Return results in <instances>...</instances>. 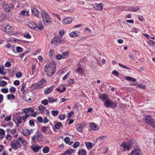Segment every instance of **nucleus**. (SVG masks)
Listing matches in <instances>:
<instances>
[{
  "instance_id": "53",
  "label": "nucleus",
  "mask_w": 155,
  "mask_h": 155,
  "mask_svg": "<svg viewBox=\"0 0 155 155\" xmlns=\"http://www.w3.org/2000/svg\"><path fill=\"white\" fill-rule=\"evenodd\" d=\"M0 16L2 17V18H0V22L2 21L6 17V16L4 14L2 13L0 14Z\"/></svg>"
},
{
  "instance_id": "44",
  "label": "nucleus",
  "mask_w": 155,
  "mask_h": 155,
  "mask_svg": "<svg viewBox=\"0 0 155 155\" xmlns=\"http://www.w3.org/2000/svg\"><path fill=\"white\" fill-rule=\"evenodd\" d=\"M22 87L21 89V91L23 94H24L25 92V90H24V88L25 87V84L24 83H23L22 84Z\"/></svg>"
},
{
  "instance_id": "43",
  "label": "nucleus",
  "mask_w": 155,
  "mask_h": 155,
  "mask_svg": "<svg viewBox=\"0 0 155 155\" xmlns=\"http://www.w3.org/2000/svg\"><path fill=\"white\" fill-rule=\"evenodd\" d=\"M74 10V8L72 7H71V8L68 9L66 10H63V12H71Z\"/></svg>"
},
{
  "instance_id": "12",
  "label": "nucleus",
  "mask_w": 155,
  "mask_h": 155,
  "mask_svg": "<svg viewBox=\"0 0 155 155\" xmlns=\"http://www.w3.org/2000/svg\"><path fill=\"white\" fill-rule=\"evenodd\" d=\"M21 120L22 117L18 116L15 119L13 120L15 123L16 124L17 127H18L19 124L22 122V121H21Z\"/></svg>"
},
{
  "instance_id": "8",
  "label": "nucleus",
  "mask_w": 155,
  "mask_h": 155,
  "mask_svg": "<svg viewBox=\"0 0 155 155\" xmlns=\"http://www.w3.org/2000/svg\"><path fill=\"white\" fill-rule=\"evenodd\" d=\"M61 37H54L51 39V44H54L55 42L60 43L61 42Z\"/></svg>"
},
{
  "instance_id": "28",
  "label": "nucleus",
  "mask_w": 155,
  "mask_h": 155,
  "mask_svg": "<svg viewBox=\"0 0 155 155\" xmlns=\"http://www.w3.org/2000/svg\"><path fill=\"white\" fill-rule=\"evenodd\" d=\"M3 8L5 12H10V8L8 5H5L3 6Z\"/></svg>"
},
{
  "instance_id": "25",
  "label": "nucleus",
  "mask_w": 155,
  "mask_h": 155,
  "mask_svg": "<svg viewBox=\"0 0 155 155\" xmlns=\"http://www.w3.org/2000/svg\"><path fill=\"white\" fill-rule=\"evenodd\" d=\"M5 70V68L3 65L0 66V74L3 75H5L6 74V72H4Z\"/></svg>"
},
{
  "instance_id": "58",
  "label": "nucleus",
  "mask_w": 155,
  "mask_h": 155,
  "mask_svg": "<svg viewBox=\"0 0 155 155\" xmlns=\"http://www.w3.org/2000/svg\"><path fill=\"white\" fill-rule=\"evenodd\" d=\"M16 76L17 78H20L22 77V74L21 72H19L17 73Z\"/></svg>"
},
{
  "instance_id": "39",
  "label": "nucleus",
  "mask_w": 155,
  "mask_h": 155,
  "mask_svg": "<svg viewBox=\"0 0 155 155\" xmlns=\"http://www.w3.org/2000/svg\"><path fill=\"white\" fill-rule=\"evenodd\" d=\"M58 114V110H52L51 111V114L54 116H57Z\"/></svg>"
},
{
  "instance_id": "38",
  "label": "nucleus",
  "mask_w": 155,
  "mask_h": 155,
  "mask_svg": "<svg viewBox=\"0 0 155 155\" xmlns=\"http://www.w3.org/2000/svg\"><path fill=\"white\" fill-rule=\"evenodd\" d=\"M49 151V148L48 147H45L43 149V152L44 153H47Z\"/></svg>"
},
{
  "instance_id": "1",
  "label": "nucleus",
  "mask_w": 155,
  "mask_h": 155,
  "mask_svg": "<svg viewBox=\"0 0 155 155\" xmlns=\"http://www.w3.org/2000/svg\"><path fill=\"white\" fill-rule=\"evenodd\" d=\"M143 119L145 123L147 124L153 128H155V120L151 116L145 115Z\"/></svg>"
},
{
  "instance_id": "61",
  "label": "nucleus",
  "mask_w": 155,
  "mask_h": 155,
  "mask_svg": "<svg viewBox=\"0 0 155 155\" xmlns=\"http://www.w3.org/2000/svg\"><path fill=\"white\" fill-rule=\"evenodd\" d=\"M64 141L66 143H68L70 141V140L68 137H67L65 138Z\"/></svg>"
},
{
  "instance_id": "37",
  "label": "nucleus",
  "mask_w": 155,
  "mask_h": 155,
  "mask_svg": "<svg viewBox=\"0 0 155 155\" xmlns=\"http://www.w3.org/2000/svg\"><path fill=\"white\" fill-rule=\"evenodd\" d=\"M7 84V83L6 81H2L0 82V86L1 87H4Z\"/></svg>"
},
{
  "instance_id": "18",
  "label": "nucleus",
  "mask_w": 155,
  "mask_h": 155,
  "mask_svg": "<svg viewBox=\"0 0 155 155\" xmlns=\"http://www.w3.org/2000/svg\"><path fill=\"white\" fill-rule=\"evenodd\" d=\"M46 65L47 66L49 67L53 68V69H55L56 64L54 61H52L49 64H48Z\"/></svg>"
},
{
  "instance_id": "32",
  "label": "nucleus",
  "mask_w": 155,
  "mask_h": 155,
  "mask_svg": "<svg viewBox=\"0 0 155 155\" xmlns=\"http://www.w3.org/2000/svg\"><path fill=\"white\" fill-rule=\"evenodd\" d=\"M62 126V123L61 122H58L54 126V127L56 129H60L61 127Z\"/></svg>"
},
{
  "instance_id": "41",
  "label": "nucleus",
  "mask_w": 155,
  "mask_h": 155,
  "mask_svg": "<svg viewBox=\"0 0 155 155\" xmlns=\"http://www.w3.org/2000/svg\"><path fill=\"white\" fill-rule=\"evenodd\" d=\"M112 74L116 75V76L117 77H118L120 75L119 72L115 70L113 71Z\"/></svg>"
},
{
  "instance_id": "56",
  "label": "nucleus",
  "mask_w": 155,
  "mask_h": 155,
  "mask_svg": "<svg viewBox=\"0 0 155 155\" xmlns=\"http://www.w3.org/2000/svg\"><path fill=\"white\" fill-rule=\"evenodd\" d=\"M80 145V143L79 142H76L73 145V147L74 148H77Z\"/></svg>"
},
{
  "instance_id": "62",
  "label": "nucleus",
  "mask_w": 155,
  "mask_h": 155,
  "mask_svg": "<svg viewBox=\"0 0 155 155\" xmlns=\"http://www.w3.org/2000/svg\"><path fill=\"white\" fill-rule=\"evenodd\" d=\"M148 44L150 46L154 45L155 46V42L152 40H150L148 43Z\"/></svg>"
},
{
  "instance_id": "16",
  "label": "nucleus",
  "mask_w": 155,
  "mask_h": 155,
  "mask_svg": "<svg viewBox=\"0 0 155 155\" xmlns=\"http://www.w3.org/2000/svg\"><path fill=\"white\" fill-rule=\"evenodd\" d=\"M31 12L32 14L35 16L38 17V11L35 8H33L31 9Z\"/></svg>"
},
{
  "instance_id": "47",
  "label": "nucleus",
  "mask_w": 155,
  "mask_h": 155,
  "mask_svg": "<svg viewBox=\"0 0 155 155\" xmlns=\"http://www.w3.org/2000/svg\"><path fill=\"white\" fill-rule=\"evenodd\" d=\"M28 130H25L22 132V134L24 136H27L28 135H29V133H28Z\"/></svg>"
},
{
  "instance_id": "40",
  "label": "nucleus",
  "mask_w": 155,
  "mask_h": 155,
  "mask_svg": "<svg viewBox=\"0 0 155 155\" xmlns=\"http://www.w3.org/2000/svg\"><path fill=\"white\" fill-rule=\"evenodd\" d=\"M21 15L23 16H28L29 15V13L28 12L25 11H22L21 12Z\"/></svg>"
},
{
  "instance_id": "17",
  "label": "nucleus",
  "mask_w": 155,
  "mask_h": 155,
  "mask_svg": "<svg viewBox=\"0 0 155 155\" xmlns=\"http://www.w3.org/2000/svg\"><path fill=\"white\" fill-rule=\"evenodd\" d=\"M99 97L102 101H105L107 100H108L107 98H108L107 95L105 94H103L101 95V96H99Z\"/></svg>"
},
{
  "instance_id": "11",
  "label": "nucleus",
  "mask_w": 155,
  "mask_h": 155,
  "mask_svg": "<svg viewBox=\"0 0 155 155\" xmlns=\"http://www.w3.org/2000/svg\"><path fill=\"white\" fill-rule=\"evenodd\" d=\"M37 138L38 141H41L43 140L44 137L43 135L38 131L36 132Z\"/></svg>"
},
{
  "instance_id": "20",
  "label": "nucleus",
  "mask_w": 155,
  "mask_h": 155,
  "mask_svg": "<svg viewBox=\"0 0 155 155\" xmlns=\"http://www.w3.org/2000/svg\"><path fill=\"white\" fill-rule=\"evenodd\" d=\"M42 146H39L38 145L32 147L31 148L32 150L35 152H37L38 151L39 149L42 147Z\"/></svg>"
},
{
  "instance_id": "59",
  "label": "nucleus",
  "mask_w": 155,
  "mask_h": 155,
  "mask_svg": "<svg viewBox=\"0 0 155 155\" xmlns=\"http://www.w3.org/2000/svg\"><path fill=\"white\" fill-rule=\"evenodd\" d=\"M70 73V71H69L68 72V74L65 75L62 78V80H63L66 79L68 77V75Z\"/></svg>"
},
{
  "instance_id": "63",
  "label": "nucleus",
  "mask_w": 155,
  "mask_h": 155,
  "mask_svg": "<svg viewBox=\"0 0 155 155\" xmlns=\"http://www.w3.org/2000/svg\"><path fill=\"white\" fill-rule=\"evenodd\" d=\"M9 91L10 92L12 93L16 91V89L14 87H11L10 88Z\"/></svg>"
},
{
  "instance_id": "23",
  "label": "nucleus",
  "mask_w": 155,
  "mask_h": 155,
  "mask_svg": "<svg viewBox=\"0 0 155 155\" xmlns=\"http://www.w3.org/2000/svg\"><path fill=\"white\" fill-rule=\"evenodd\" d=\"M77 33H79V32L77 31H72L71 33L70 34V35L71 37L73 38H75L78 36Z\"/></svg>"
},
{
  "instance_id": "54",
  "label": "nucleus",
  "mask_w": 155,
  "mask_h": 155,
  "mask_svg": "<svg viewBox=\"0 0 155 155\" xmlns=\"http://www.w3.org/2000/svg\"><path fill=\"white\" fill-rule=\"evenodd\" d=\"M46 108V107L42 105H40L38 107V109L40 111L43 110Z\"/></svg>"
},
{
  "instance_id": "22",
  "label": "nucleus",
  "mask_w": 155,
  "mask_h": 155,
  "mask_svg": "<svg viewBox=\"0 0 155 155\" xmlns=\"http://www.w3.org/2000/svg\"><path fill=\"white\" fill-rule=\"evenodd\" d=\"M18 139L19 140V141H20L22 145L24 146V147L27 146V142L24 139H22L21 137H19L18 138Z\"/></svg>"
},
{
  "instance_id": "48",
  "label": "nucleus",
  "mask_w": 155,
  "mask_h": 155,
  "mask_svg": "<svg viewBox=\"0 0 155 155\" xmlns=\"http://www.w3.org/2000/svg\"><path fill=\"white\" fill-rule=\"evenodd\" d=\"M137 85V86L139 88L143 89H146V86L142 84H138Z\"/></svg>"
},
{
  "instance_id": "45",
  "label": "nucleus",
  "mask_w": 155,
  "mask_h": 155,
  "mask_svg": "<svg viewBox=\"0 0 155 155\" xmlns=\"http://www.w3.org/2000/svg\"><path fill=\"white\" fill-rule=\"evenodd\" d=\"M118 65L120 66L121 67H122L124 68L125 69H131V68L130 67H128L127 66L124 65L121 63H119V64Z\"/></svg>"
},
{
  "instance_id": "60",
  "label": "nucleus",
  "mask_w": 155,
  "mask_h": 155,
  "mask_svg": "<svg viewBox=\"0 0 155 155\" xmlns=\"http://www.w3.org/2000/svg\"><path fill=\"white\" fill-rule=\"evenodd\" d=\"M31 87L33 89H36L38 88H39V87H38V84H33Z\"/></svg>"
},
{
  "instance_id": "30",
  "label": "nucleus",
  "mask_w": 155,
  "mask_h": 155,
  "mask_svg": "<svg viewBox=\"0 0 155 155\" xmlns=\"http://www.w3.org/2000/svg\"><path fill=\"white\" fill-rule=\"evenodd\" d=\"M125 78L126 80L129 81L135 82L136 81L135 79L130 76L126 77Z\"/></svg>"
},
{
  "instance_id": "21",
  "label": "nucleus",
  "mask_w": 155,
  "mask_h": 155,
  "mask_svg": "<svg viewBox=\"0 0 155 155\" xmlns=\"http://www.w3.org/2000/svg\"><path fill=\"white\" fill-rule=\"evenodd\" d=\"M76 127L77 130L81 133L82 132L83 127L81 124H78L76 126Z\"/></svg>"
},
{
  "instance_id": "27",
  "label": "nucleus",
  "mask_w": 155,
  "mask_h": 155,
  "mask_svg": "<svg viewBox=\"0 0 155 155\" xmlns=\"http://www.w3.org/2000/svg\"><path fill=\"white\" fill-rule=\"evenodd\" d=\"M96 9H97L99 11H100L102 9L103 4L102 3H100L99 4H96Z\"/></svg>"
},
{
  "instance_id": "24",
  "label": "nucleus",
  "mask_w": 155,
  "mask_h": 155,
  "mask_svg": "<svg viewBox=\"0 0 155 155\" xmlns=\"http://www.w3.org/2000/svg\"><path fill=\"white\" fill-rule=\"evenodd\" d=\"M90 127L91 128L94 130H97L98 129L97 125L94 123H91L90 124Z\"/></svg>"
},
{
  "instance_id": "64",
  "label": "nucleus",
  "mask_w": 155,
  "mask_h": 155,
  "mask_svg": "<svg viewBox=\"0 0 155 155\" xmlns=\"http://www.w3.org/2000/svg\"><path fill=\"white\" fill-rule=\"evenodd\" d=\"M37 120L41 123L43 121V120L42 117L40 116L38 117L37 118Z\"/></svg>"
},
{
  "instance_id": "14",
  "label": "nucleus",
  "mask_w": 155,
  "mask_h": 155,
  "mask_svg": "<svg viewBox=\"0 0 155 155\" xmlns=\"http://www.w3.org/2000/svg\"><path fill=\"white\" fill-rule=\"evenodd\" d=\"M54 85H52L49 88H46L45 91V93L46 94H48L50 93L53 90Z\"/></svg>"
},
{
  "instance_id": "51",
  "label": "nucleus",
  "mask_w": 155,
  "mask_h": 155,
  "mask_svg": "<svg viewBox=\"0 0 155 155\" xmlns=\"http://www.w3.org/2000/svg\"><path fill=\"white\" fill-rule=\"evenodd\" d=\"M16 51L17 52L19 53L23 51V48L20 47L18 46L16 48Z\"/></svg>"
},
{
  "instance_id": "57",
  "label": "nucleus",
  "mask_w": 155,
  "mask_h": 155,
  "mask_svg": "<svg viewBox=\"0 0 155 155\" xmlns=\"http://www.w3.org/2000/svg\"><path fill=\"white\" fill-rule=\"evenodd\" d=\"M106 138V137L105 136H101L98 137L96 140H103Z\"/></svg>"
},
{
  "instance_id": "7",
  "label": "nucleus",
  "mask_w": 155,
  "mask_h": 155,
  "mask_svg": "<svg viewBox=\"0 0 155 155\" xmlns=\"http://www.w3.org/2000/svg\"><path fill=\"white\" fill-rule=\"evenodd\" d=\"M2 30L9 35L12 34L13 31L12 28L9 25L2 28Z\"/></svg>"
},
{
  "instance_id": "2",
  "label": "nucleus",
  "mask_w": 155,
  "mask_h": 155,
  "mask_svg": "<svg viewBox=\"0 0 155 155\" xmlns=\"http://www.w3.org/2000/svg\"><path fill=\"white\" fill-rule=\"evenodd\" d=\"M41 14L45 25H47L49 24L48 23V22H51V18L45 11H42Z\"/></svg>"
},
{
  "instance_id": "5",
  "label": "nucleus",
  "mask_w": 155,
  "mask_h": 155,
  "mask_svg": "<svg viewBox=\"0 0 155 155\" xmlns=\"http://www.w3.org/2000/svg\"><path fill=\"white\" fill-rule=\"evenodd\" d=\"M135 141L134 140H130L128 141L125 145L123 144L121 145V146H123V148L124 149H127V150H129L130 148H132V147L133 146V145L135 143Z\"/></svg>"
},
{
  "instance_id": "46",
  "label": "nucleus",
  "mask_w": 155,
  "mask_h": 155,
  "mask_svg": "<svg viewBox=\"0 0 155 155\" xmlns=\"http://www.w3.org/2000/svg\"><path fill=\"white\" fill-rule=\"evenodd\" d=\"M48 101L47 99H44L42 100L41 103L45 105H47L48 104Z\"/></svg>"
},
{
  "instance_id": "19",
  "label": "nucleus",
  "mask_w": 155,
  "mask_h": 155,
  "mask_svg": "<svg viewBox=\"0 0 155 155\" xmlns=\"http://www.w3.org/2000/svg\"><path fill=\"white\" fill-rule=\"evenodd\" d=\"M46 81V80L45 79H42L40 81L38 82L37 84L38 85L39 88H41L44 87V83Z\"/></svg>"
},
{
  "instance_id": "42",
  "label": "nucleus",
  "mask_w": 155,
  "mask_h": 155,
  "mask_svg": "<svg viewBox=\"0 0 155 155\" xmlns=\"http://www.w3.org/2000/svg\"><path fill=\"white\" fill-rule=\"evenodd\" d=\"M22 111L25 113V117H29L30 115L28 114L29 112L27 110L24 109L22 110Z\"/></svg>"
},
{
  "instance_id": "36",
  "label": "nucleus",
  "mask_w": 155,
  "mask_h": 155,
  "mask_svg": "<svg viewBox=\"0 0 155 155\" xmlns=\"http://www.w3.org/2000/svg\"><path fill=\"white\" fill-rule=\"evenodd\" d=\"M87 148L88 149H91L92 147V143L91 142H88L85 143Z\"/></svg>"
},
{
  "instance_id": "13",
  "label": "nucleus",
  "mask_w": 155,
  "mask_h": 155,
  "mask_svg": "<svg viewBox=\"0 0 155 155\" xmlns=\"http://www.w3.org/2000/svg\"><path fill=\"white\" fill-rule=\"evenodd\" d=\"M71 22V18L70 17L65 18L62 21V22L63 24H70Z\"/></svg>"
},
{
  "instance_id": "35",
  "label": "nucleus",
  "mask_w": 155,
  "mask_h": 155,
  "mask_svg": "<svg viewBox=\"0 0 155 155\" xmlns=\"http://www.w3.org/2000/svg\"><path fill=\"white\" fill-rule=\"evenodd\" d=\"M7 97L8 100L10 99L14 100L15 98V96L12 94H10L7 95Z\"/></svg>"
},
{
  "instance_id": "9",
  "label": "nucleus",
  "mask_w": 155,
  "mask_h": 155,
  "mask_svg": "<svg viewBox=\"0 0 155 155\" xmlns=\"http://www.w3.org/2000/svg\"><path fill=\"white\" fill-rule=\"evenodd\" d=\"M140 149L139 148H135L131 152V154L130 155H140Z\"/></svg>"
},
{
  "instance_id": "26",
  "label": "nucleus",
  "mask_w": 155,
  "mask_h": 155,
  "mask_svg": "<svg viewBox=\"0 0 155 155\" xmlns=\"http://www.w3.org/2000/svg\"><path fill=\"white\" fill-rule=\"evenodd\" d=\"M37 27L38 29L41 31L43 29L44 27L43 26V24L41 21H39L38 25H37Z\"/></svg>"
},
{
  "instance_id": "10",
  "label": "nucleus",
  "mask_w": 155,
  "mask_h": 155,
  "mask_svg": "<svg viewBox=\"0 0 155 155\" xmlns=\"http://www.w3.org/2000/svg\"><path fill=\"white\" fill-rule=\"evenodd\" d=\"M78 74L81 75V76L84 73L83 69L82 68L81 66H79L77 67V69L75 71Z\"/></svg>"
},
{
  "instance_id": "52",
  "label": "nucleus",
  "mask_w": 155,
  "mask_h": 155,
  "mask_svg": "<svg viewBox=\"0 0 155 155\" xmlns=\"http://www.w3.org/2000/svg\"><path fill=\"white\" fill-rule=\"evenodd\" d=\"M1 91L3 93H7L8 92V89L7 87L2 88L1 89Z\"/></svg>"
},
{
  "instance_id": "33",
  "label": "nucleus",
  "mask_w": 155,
  "mask_h": 155,
  "mask_svg": "<svg viewBox=\"0 0 155 155\" xmlns=\"http://www.w3.org/2000/svg\"><path fill=\"white\" fill-rule=\"evenodd\" d=\"M86 151L85 149L80 150L78 152V154L79 155H86Z\"/></svg>"
},
{
  "instance_id": "3",
  "label": "nucleus",
  "mask_w": 155,
  "mask_h": 155,
  "mask_svg": "<svg viewBox=\"0 0 155 155\" xmlns=\"http://www.w3.org/2000/svg\"><path fill=\"white\" fill-rule=\"evenodd\" d=\"M10 145L12 148L15 150L21 147V145L18 138L11 141Z\"/></svg>"
},
{
  "instance_id": "31",
  "label": "nucleus",
  "mask_w": 155,
  "mask_h": 155,
  "mask_svg": "<svg viewBox=\"0 0 155 155\" xmlns=\"http://www.w3.org/2000/svg\"><path fill=\"white\" fill-rule=\"evenodd\" d=\"M37 25L34 22H31L29 24V26L31 28H35L37 27Z\"/></svg>"
},
{
  "instance_id": "50",
  "label": "nucleus",
  "mask_w": 155,
  "mask_h": 155,
  "mask_svg": "<svg viewBox=\"0 0 155 155\" xmlns=\"http://www.w3.org/2000/svg\"><path fill=\"white\" fill-rule=\"evenodd\" d=\"M7 130V132L8 133H9L13 134H14L16 132V130L15 129H13L11 130L9 129H8Z\"/></svg>"
},
{
  "instance_id": "4",
  "label": "nucleus",
  "mask_w": 155,
  "mask_h": 155,
  "mask_svg": "<svg viewBox=\"0 0 155 155\" xmlns=\"http://www.w3.org/2000/svg\"><path fill=\"white\" fill-rule=\"evenodd\" d=\"M104 105L106 107H109L110 108H114L117 106V103L115 102H113L110 99L107 100L105 102Z\"/></svg>"
},
{
  "instance_id": "15",
  "label": "nucleus",
  "mask_w": 155,
  "mask_h": 155,
  "mask_svg": "<svg viewBox=\"0 0 155 155\" xmlns=\"http://www.w3.org/2000/svg\"><path fill=\"white\" fill-rule=\"evenodd\" d=\"M139 9V8L137 7H128V9H125L126 11H130L131 12H136L138 9Z\"/></svg>"
},
{
  "instance_id": "49",
  "label": "nucleus",
  "mask_w": 155,
  "mask_h": 155,
  "mask_svg": "<svg viewBox=\"0 0 155 155\" xmlns=\"http://www.w3.org/2000/svg\"><path fill=\"white\" fill-rule=\"evenodd\" d=\"M23 36L24 37L28 39L30 38H31L30 34L27 32L26 33L24 34H23Z\"/></svg>"
},
{
  "instance_id": "6",
  "label": "nucleus",
  "mask_w": 155,
  "mask_h": 155,
  "mask_svg": "<svg viewBox=\"0 0 155 155\" xmlns=\"http://www.w3.org/2000/svg\"><path fill=\"white\" fill-rule=\"evenodd\" d=\"M45 71L47 73L48 75L51 76L54 74L55 72V69H53L50 67H49L47 65H45Z\"/></svg>"
},
{
  "instance_id": "55",
  "label": "nucleus",
  "mask_w": 155,
  "mask_h": 155,
  "mask_svg": "<svg viewBox=\"0 0 155 155\" xmlns=\"http://www.w3.org/2000/svg\"><path fill=\"white\" fill-rule=\"evenodd\" d=\"M59 117L61 120H63L65 119L66 117V115L64 114H63L59 115Z\"/></svg>"
},
{
  "instance_id": "29",
  "label": "nucleus",
  "mask_w": 155,
  "mask_h": 155,
  "mask_svg": "<svg viewBox=\"0 0 155 155\" xmlns=\"http://www.w3.org/2000/svg\"><path fill=\"white\" fill-rule=\"evenodd\" d=\"M61 55L62 58H67L69 57L68 51L63 53Z\"/></svg>"
},
{
  "instance_id": "34",
  "label": "nucleus",
  "mask_w": 155,
  "mask_h": 155,
  "mask_svg": "<svg viewBox=\"0 0 155 155\" xmlns=\"http://www.w3.org/2000/svg\"><path fill=\"white\" fill-rule=\"evenodd\" d=\"M48 102L50 103H52L54 102H56L57 101V99H54L52 97H48Z\"/></svg>"
}]
</instances>
